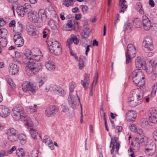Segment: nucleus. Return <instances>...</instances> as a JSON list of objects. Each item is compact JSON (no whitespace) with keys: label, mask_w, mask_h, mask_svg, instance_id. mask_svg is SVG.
Segmentation results:
<instances>
[{"label":"nucleus","mask_w":157,"mask_h":157,"mask_svg":"<svg viewBox=\"0 0 157 157\" xmlns=\"http://www.w3.org/2000/svg\"><path fill=\"white\" fill-rule=\"evenodd\" d=\"M41 52L38 48L33 49L32 52L26 53L23 59V62L28 64L26 72L29 75L36 74L40 69L41 64L39 61L42 58Z\"/></svg>","instance_id":"1"},{"label":"nucleus","mask_w":157,"mask_h":157,"mask_svg":"<svg viewBox=\"0 0 157 157\" xmlns=\"http://www.w3.org/2000/svg\"><path fill=\"white\" fill-rule=\"evenodd\" d=\"M24 109L21 105H18L15 106L12 109L13 118L16 120L24 121L29 127H33V124L31 119L28 116L24 115Z\"/></svg>","instance_id":"2"},{"label":"nucleus","mask_w":157,"mask_h":157,"mask_svg":"<svg viewBox=\"0 0 157 157\" xmlns=\"http://www.w3.org/2000/svg\"><path fill=\"white\" fill-rule=\"evenodd\" d=\"M143 96V92L141 89L134 90L132 92V96L129 98V101L134 102V104L133 103L134 106L137 105L142 103Z\"/></svg>","instance_id":"3"},{"label":"nucleus","mask_w":157,"mask_h":157,"mask_svg":"<svg viewBox=\"0 0 157 157\" xmlns=\"http://www.w3.org/2000/svg\"><path fill=\"white\" fill-rule=\"evenodd\" d=\"M132 75L133 82L135 84L140 87L144 86L145 83L144 76L141 72L133 71Z\"/></svg>","instance_id":"4"},{"label":"nucleus","mask_w":157,"mask_h":157,"mask_svg":"<svg viewBox=\"0 0 157 157\" xmlns=\"http://www.w3.org/2000/svg\"><path fill=\"white\" fill-rule=\"evenodd\" d=\"M136 49L135 46L133 44H130L128 45L127 50L125 52L126 63L131 62L132 59L136 56Z\"/></svg>","instance_id":"5"},{"label":"nucleus","mask_w":157,"mask_h":157,"mask_svg":"<svg viewBox=\"0 0 157 157\" xmlns=\"http://www.w3.org/2000/svg\"><path fill=\"white\" fill-rule=\"evenodd\" d=\"M136 132L137 136L135 140L136 143L134 146V149L137 151L140 148V144L144 141L145 134L144 131L141 129L138 128Z\"/></svg>","instance_id":"6"},{"label":"nucleus","mask_w":157,"mask_h":157,"mask_svg":"<svg viewBox=\"0 0 157 157\" xmlns=\"http://www.w3.org/2000/svg\"><path fill=\"white\" fill-rule=\"evenodd\" d=\"M48 44L50 45L49 49L52 53H53L57 56L59 55L61 53L62 48L58 41L53 40L50 41Z\"/></svg>","instance_id":"7"},{"label":"nucleus","mask_w":157,"mask_h":157,"mask_svg":"<svg viewBox=\"0 0 157 157\" xmlns=\"http://www.w3.org/2000/svg\"><path fill=\"white\" fill-rule=\"evenodd\" d=\"M71 94L72 95H71V92H69V102L71 107L75 109L78 106V102H80V98L77 95L76 91L71 92Z\"/></svg>","instance_id":"8"},{"label":"nucleus","mask_w":157,"mask_h":157,"mask_svg":"<svg viewBox=\"0 0 157 157\" xmlns=\"http://www.w3.org/2000/svg\"><path fill=\"white\" fill-rule=\"evenodd\" d=\"M29 18L30 21L36 24L38 27H41L43 25L42 22L41 20H39V16L36 12H32L29 15Z\"/></svg>","instance_id":"9"},{"label":"nucleus","mask_w":157,"mask_h":157,"mask_svg":"<svg viewBox=\"0 0 157 157\" xmlns=\"http://www.w3.org/2000/svg\"><path fill=\"white\" fill-rule=\"evenodd\" d=\"M58 107L54 105L50 106L46 109L45 114L46 116L50 117L54 115L58 111Z\"/></svg>","instance_id":"10"},{"label":"nucleus","mask_w":157,"mask_h":157,"mask_svg":"<svg viewBox=\"0 0 157 157\" xmlns=\"http://www.w3.org/2000/svg\"><path fill=\"white\" fill-rule=\"evenodd\" d=\"M22 88L24 92L29 91L33 93L36 92V87L33 86V84L28 82H24L22 84Z\"/></svg>","instance_id":"11"},{"label":"nucleus","mask_w":157,"mask_h":157,"mask_svg":"<svg viewBox=\"0 0 157 157\" xmlns=\"http://www.w3.org/2000/svg\"><path fill=\"white\" fill-rule=\"evenodd\" d=\"M148 114L149 120L153 123H157V109L155 108H151Z\"/></svg>","instance_id":"12"},{"label":"nucleus","mask_w":157,"mask_h":157,"mask_svg":"<svg viewBox=\"0 0 157 157\" xmlns=\"http://www.w3.org/2000/svg\"><path fill=\"white\" fill-rule=\"evenodd\" d=\"M50 89L55 93L61 96H63L66 94L64 89L59 86L53 85L50 86Z\"/></svg>","instance_id":"13"},{"label":"nucleus","mask_w":157,"mask_h":157,"mask_svg":"<svg viewBox=\"0 0 157 157\" xmlns=\"http://www.w3.org/2000/svg\"><path fill=\"white\" fill-rule=\"evenodd\" d=\"M144 47L147 50L151 51L153 49L152 44V41L151 37L149 36H146L143 42Z\"/></svg>","instance_id":"14"},{"label":"nucleus","mask_w":157,"mask_h":157,"mask_svg":"<svg viewBox=\"0 0 157 157\" xmlns=\"http://www.w3.org/2000/svg\"><path fill=\"white\" fill-rule=\"evenodd\" d=\"M35 28V26L32 24L29 23L27 25L26 29L28 33L30 35L35 36L36 38H39V35L37 33Z\"/></svg>","instance_id":"15"},{"label":"nucleus","mask_w":157,"mask_h":157,"mask_svg":"<svg viewBox=\"0 0 157 157\" xmlns=\"http://www.w3.org/2000/svg\"><path fill=\"white\" fill-rule=\"evenodd\" d=\"M142 20L144 29L146 31L149 30L151 28L152 25L149 18L147 16L144 15L142 17Z\"/></svg>","instance_id":"16"},{"label":"nucleus","mask_w":157,"mask_h":157,"mask_svg":"<svg viewBox=\"0 0 157 157\" xmlns=\"http://www.w3.org/2000/svg\"><path fill=\"white\" fill-rule=\"evenodd\" d=\"M14 42L17 47L22 46L24 44V41L22 37L19 33L16 34L14 35Z\"/></svg>","instance_id":"17"},{"label":"nucleus","mask_w":157,"mask_h":157,"mask_svg":"<svg viewBox=\"0 0 157 157\" xmlns=\"http://www.w3.org/2000/svg\"><path fill=\"white\" fill-rule=\"evenodd\" d=\"M11 113L10 110L7 107L2 105H0V116L4 117H6L9 116Z\"/></svg>","instance_id":"18"},{"label":"nucleus","mask_w":157,"mask_h":157,"mask_svg":"<svg viewBox=\"0 0 157 157\" xmlns=\"http://www.w3.org/2000/svg\"><path fill=\"white\" fill-rule=\"evenodd\" d=\"M135 62L136 67L138 69H140L145 66V62L140 57H136Z\"/></svg>","instance_id":"19"},{"label":"nucleus","mask_w":157,"mask_h":157,"mask_svg":"<svg viewBox=\"0 0 157 157\" xmlns=\"http://www.w3.org/2000/svg\"><path fill=\"white\" fill-rule=\"evenodd\" d=\"M19 67L17 64L13 63L10 64L9 67V72L10 75H14L17 73L19 71Z\"/></svg>","instance_id":"20"},{"label":"nucleus","mask_w":157,"mask_h":157,"mask_svg":"<svg viewBox=\"0 0 157 157\" xmlns=\"http://www.w3.org/2000/svg\"><path fill=\"white\" fill-rule=\"evenodd\" d=\"M136 116V112L133 110H129L126 114V119L129 122L134 121Z\"/></svg>","instance_id":"21"},{"label":"nucleus","mask_w":157,"mask_h":157,"mask_svg":"<svg viewBox=\"0 0 157 157\" xmlns=\"http://www.w3.org/2000/svg\"><path fill=\"white\" fill-rule=\"evenodd\" d=\"M43 142L48 145L52 150L54 149V146L50 137L48 136H45L43 140Z\"/></svg>","instance_id":"22"},{"label":"nucleus","mask_w":157,"mask_h":157,"mask_svg":"<svg viewBox=\"0 0 157 157\" xmlns=\"http://www.w3.org/2000/svg\"><path fill=\"white\" fill-rule=\"evenodd\" d=\"M45 66L47 70L50 71H54L56 69L55 63L51 60L47 61L45 63Z\"/></svg>","instance_id":"23"},{"label":"nucleus","mask_w":157,"mask_h":157,"mask_svg":"<svg viewBox=\"0 0 157 157\" xmlns=\"http://www.w3.org/2000/svg\"><path fill=\"white\" fill-rule=\"evenodd\" d=\"M90 82V77L88 74H86L83 80H81V83L84 87L86 89L88 87Z\"/></svg>","instance_id":"24"},{"label":"nucleus","mask_w":157,"mask_h":157,"mask_svg":"<svg viewBox=\"0 0 157 157\" xmlns=\"http://www.w3.org/2000/svg\"><path fill=\"white\" fill-rule=\"evenodd\" d=\"M145 148L156 149V145L152 140L147 139L145 144Z\"/></svg>","instance_id":"25"},{"label":"nucleus","mask_w":157,"mask_h":157,"mask_svg":"<svg viewBox=\"0 0 157 157\" xmlns=\"http://www.w3.org/2000/svg\"><path fill=\"white\" fill-rule=\"evenodd\" d=\"M78 42V40L76 36H74L67 40L66 44L70 48V46L72 44V43H74L75 44H77Z\"/></svg>","instance_id":"26"},{"label":"nucleus","mask_w":157,"mask_h":157,"mask_svg":"<svg viewBox=\"0 0 157 157\" xmlns=\"http://www.w3.org/2000/svg\"><path fill=\"white\" fill-rule=\"evenodd\" d=\"M16 12L18 15L23 17L25 14V12L23 6H18L16 9Z\"/></svg>","instance_id":"27"},{"label":"nucleus","mask_w":157,"mask_h":157,"mask_svg":"<svg viewBox=\"0 0 157 157\" xmlns=\"http://www.w3.org/2000/svg\"><path fill=\"white\" fill-rule=\"evenodd\" d=\"M126 2L125 0H123L122 1H120L119 5L121 6L120 10V13H123L124 11L126 10L127 8V6L125 3Z\"/></svg>","instance_id":"28"},{"label":"nucleus","mask_w":157,"mask_h":157,"mask_svg":"<svg viewBox=\"0 0 157 157\" xmlns=\"http://www.w3.org/2000/svg\"><path fill=\"white\" fill-rule=\"evenodd\" d=\"M79 68L82 69L85 67V61L86 60V58L84 56H81L79 58Z\"/></svg>","instance_id":"29"},{"label":"nucleus","mask_w":157,"mask_h":157,"mask_svg":"<svg viewBox=\"0 0 157 157\" xmlns=\"http://www.w3.org/2000/svg\"><path fill=\"white\" fill-rule=\"evenodd\" d=\"M0 34L1 37V38L7 39L8 36V32L5 29H0Z\"/></svg>","instance_id":"30"},{"label":"nucleus","mask_w":157,"mask_h":157,"mask_svg":"<svg viewBox=\"0 0 157 157\" xmlns=\"http://www.w3.org/2000/svg\"><path fill=\"white\" fill-rule=\"evenodd\" d=\"M23 29V25L20 22H18L15 26L14 28V31L17 32L18 33L22 32Z\"/></svg>","instance_id":"31"},{"label":"nucleus","mask_w":157,"mask_h":157,"mask_svg":"<svg viewBox=\"0 0 157 157\" xmlns=\"http://www.w3.org/2000/svg\"><path fill=\"white\" fill-rule=\"evenodd\" d=\"M136 9L140 13L144 14V12L141 3L140 2H138L136 4Z\"/></svg>","instance_id":"32"},{"label":"nucleus","mask_w":157,"mask_h":157,"mask_svg":"<svg viewBox=\"0 0 157 157\" xmlns=\"http://www.w3.org/2000/svg\"><path fill=\"white\" fill-rule=\"evenodd\" d=\"M73 25V24H72V21L71 20L69 21L68 22L63 26V30L66 31H71V29H70L72 28Z\"/></svg>","instance_id":"33"},{"label":"nucleus","mask_w":157,"mask_h":157,"mask_svg":"<svg viewBox=\"0 0 157 157\" xmlns=\"http://www.w3.org/2000/svg\"><path fill=\"white\" fill-rule=\"evenodd\" d=\"M98 73H96V76L94 77V81H93V83L92 84L91 88L90 90V96H92L93 95V84L94 83H95V84H96L98 81Z\"/></svg>","instance_id":"34"},{"label":"nucleus","mask_w":157,"mask_h":157,"mask_svg":"<svg viewBox=\"0 0 157 157\" xmlns=\"http://www.w3.org/2000/svg\"><path fill=\"white\" fill-rule=\"evenodd\" d=\"M18 138L22 144H24L26 141V138L25 135L23 134H20L18 136Z\"/></svg>","instance_id":"35"},{"label":"nucleus","mask_w":157,"mask_h":157,"mask_svg":"<svg viewBox=\"0 0 157 157\" xmlns=\"http://www.w3.org/2000/svg\"><path fill=\"white\" fill-rule=\"evenodd\" d=\"M30 132L33 139L35 140L37 139L38 133L36 130L32 128H31L30 129Z\"/></svg>","instance_id":"36"},{"label":"nucleus","mask_w":157,"mask_h":157,"mask_svg":"<svg viewBox=\"0 0 157 157\" xmlns=\"http://www.w3.org/2000/svg\"><path fill=\"white\" fill-rule=\"evenodd\" d=\"M23 6L24 9H25V11H26L29 14L33 12L32 11V8L30 5L28 3H25Z\"/></svg>","instance_id":"37"},{"label":"nucleus","mask_w":157,"mask_h":157,"mask_svg":"<svg viewBox=\"0 0 157 157\" xmlns=\"http://www.w3.org/2000/svg\"><path fill=\"white\" fill-rule=\"evenodd\" d=\"M156 149L145 148V152L148 155H152L155 153Z\"/></svg>","instance_id":"38"},{"label":"nucleus","mask_w":157,"mask_h":157,"mask_svg":"<svg viewBox=\"0 0 157 157\" xmlns=\"http://www.w3.org/2000/svg\"><path fill=\"white\" fill-rule=\"evenodd\" d=\"M63 4L66 7H68L73 4V0H63Z\"/></svg>","instance_id":"39"},{"label":"nucleus","mask_w":157,"mask_h":157,"mask_svg":"<svg viewBox=\"0 0 157 157\" xmlns=\"http://www.w3.org/2000/svg\"><path fill=\"white\" fill-rule=\"evenodd\" d=\"M141 125L144 128L147 127L150 125L148 121L146 119H143L141 120Z\"/></svg>","instance_id":"40"},{"label":"nucleus","mask_w":157,"mask_h":157,"mask_svg":"<svg viewBox=\"0 0 157 157\" xmlns=\"http://www.w3.org/2000/svg\"><path fill=\"white\" fill-rule=\"evenodd\" d=\"M16 154L19 157H22L25 154L24 149L22 148H20L17 150Z\"/></svg>","instance_id":"41"},{"label":"nucleus","mask_w":157,"mask_h":157,"mask_svg":"<svg viewBox=\"0 0 157 157\" xmlns=\"http://www.w3.org/2000/svg\"><path fill=\"white\" fill-rule=\"evenodd\" d=\"M48 24L52 29H56L57 28L56 23L53 20H50L48 21Z\"/></svg>","instance_id":"42"},{"label":"nucleus","mask_w":157,"mask_h":157,"mask_svg":"<svg viewBox=\"0 0 157 157\" xmlns=\"http://www.w3.org/2000/svg\"><path fill=\"white\" fill-rule=\"evenodd\" d=\"M6 78L10 86L13 89L15 88L16 86L15 84L14 83L13 81L10 78H9V76H6Z\"/></svg>","instance_id":"43"},{"label":"nucleus","mask_w":157,"mask_h":157,"mask_svg":"<svg viewBox=\"0 0 157 157\" xmlns=\"http://www.w3.org/2000/svg\"><path fill=\"white\" fill-rule=\"evenodd\" d=\"M8 139L9 141L11 142H14L17 139V136L15 135H8Z\"/></svg>","instance_id":"44"},{"label":"nucleus","mask_w":157,"mask_h":157,"mask_svg":"<svg viewBox=\"0 0 157 157\" xmlns=\"http://www.w3.org/2000/svg\"><path fill=\"white\" fill-rule=\"evenodd\" d=\"M132 25L130 23H126L124 26V30L129 32L132 30Z\"/></svg>","instance_id":"45"},{"label":"nucleus","mask_w":157,"mask_h":157,"mask_svg":"<svg viewBox=\"0 0 157 157\" xmlns=\"http://www.w3.org/2000/svg\"><path fill=\"white\" fill-rule=\"evenodd\" d=\"M76 87V85L75 82H72L70 83L69 86V92H71H71L75 91L74 90V89ZM71 95H72L71 94Z\"/></svg>","instance_id":"46"},{"label":"nucleus","mask_w":157,"mask_h":157,"mask_svg":"<svg viewBox=\"0 0 157 157\" xmlns=\"http://www.w3.org/2000/svg\"><path fill=\"white\" fill-rule=\"evenodd\" d=\"M145 70L148 74H151L153 71L152 67L150 65H145Z\"/></svg>","instance_id":"47"},{"label":"nucleus","mask_w":157,"mask_h":157,"mask_svg":"<svg viewBox=\"0 0 157 157\" xmlns=\"http://www.w3.org/2000/svg\"><path fill=\"white\" fill-rule=\"evenodd\" d=\"M7 44V39H0V45L2 47H6Z\"/></svg>","instance_id":"48"},{"label":"nucleus","mask_w":157,"mask_h":157,"mask_svg":"<svg viewBox=\"0 0 157 157\" xmlns=\"http://www.w3.org/2000/svg\"><path fill=\"white\" fill-rule=\"evenodd\" d=\"M39 15H40L42 18H46L45 11L44 9H40L38 12Z\"/></svg>","instance_id":"49"},{"label":"nucleus","mask_w":157,"mask_h":157,"mask_svg":"<svg viewBox=\"0 0 157 157\" xmlns=\"http://www.w3.org/2000/svg\"><path fill=\"white\" fill-rule=\"evenodd\" d=\"M17 131L14 128H12L9 129L8 135L17 136Z\"/></svg>","instance_id":"50"},{"label":"nucleus","mask_w":157,"mask_h":157,"mask_svg":"<svg viewBox=\"0 0 157 157\" xmlns=\"http://www.w3.org/2000/svg\"><path fill=\"white\" fill-rule=\"evenodd\" d=\"M38 151L35 149H33L31 152V157H37L38 156Z\"/></svg>","instance_id":"51"},{"label":"nucleus","mask_w":157,"mask_h":157,"mask_svg":"<svg viewBox=\"0 0 157 157\" xmlns=\"http://www.w3.org/2000/svg\"><path fill=\"white\" fill-rule=\"evenodd\" d=\"M157 90V83L155 84L153 86L151 92V95L153 97L155 95Z\"/></svg>","instance_id":"52"},{"label":"nucleus","mask_w":157,"mask_h":157,"mask_svg":"<svg viewBox=\"0 0 157 157\" xmlns=\"http://www.w3.org/2000/svg\"><path fill=\"white\" fill-rule=\"evenodd\" d=\"M37 105L36 104H34L33 106H31L29 107V109H30L31 112H36L37 111Z\"/></svg>","instance_id":"53"},{"label":"nucleus","mask_w":157,"mask_h":157,"mask_svg":"<svg viewBox=\"0 0 157 157\" xmlns=\"http://www.w3.org/2000/svg\"><path fill=\"white\" fill-rule=\"evenodd\" d=\"M133 25L136 28H139L140 25V22L138 20H135L133 22Z\"/></svg>","instance_id":"54"},{"label":"nucleus","mask_w":157,"mask_h":157,"mask_svg":"<svg viewBox=\"0 0 157 157\" xmlns=\"http://www.w3.org/2000/svg\"><path fill=\"white\" fill-rule=\"evenodd\" d=\"M118 138L116 137H114V138H111V144H116L117 142Z\"/></svg>","instance_id":"55"},{"label":"nucleus","mask_w":157,"mask_h":157,"mask_svg":"<svg viewBox=\"0 0 157 157\" xmlns=\"http://www.w3.org/2000/svg\"><path fill=\"white\" fill-rule=\"evenodd\" d=\"M130 130L133 132H136L137 131L136 130L137 127L135 124H131L130 126Z\"/></svg>","instance_id":"56"},{"label":"nucleus","mask_w":157,"mask_h":157,"mask_svg":"<svg viewBox=\"0 0 157 157\" xmlns=\"http://www.w3.org/2000/svg\"><path fill=\"white\" fill-rule=\"evenodd\" d=\"M120 146V144L119 143H116V144H113V146H114V149L116 148V151L118 154V150Z\"/></svg>","instance_id":"57"},{"label":"nucleus","mask_w":157,"mask_h":157,"mask_svg":"<svg viewBox=\"0 0 157 157\" xmlns=\"http://www.w3.org/2000/svg\"><path fill=\"white\" fill-rule=\"evenodd\" d=\"M88 7L86 5L83 6L82 7V10L84 13H86L88 11Z\"/></svg>","instance_id":"58"},{"label":"nucleus","mask_w":157,"mask_h":157,"mask_svg":"<svg viewBox=\"0 0 157 157\" xmlns=\"http://www.w3.org/2000/svg\"><path fill=\"white\" fill-rule=\"evenodd\" d=\"M151 74L152 79L153 80H155L157 77V74L156 72L155 71H153L152 73Z\"/></svg>","instance_id":"59"},{"label":"nucleus","mask_w":157,"mask_h":157,"mask_svg":"<svg viewBox=\"0 0 157 157\" xmlns=\"http://www.w3.org/2000/svg\"><path fill=\"white\" fill-rule=\"evenodd\" d=\"M152 136L154 140L157 141V130H155L153 132Z\"/></svg>","instance_id":"60"},{"label":"nucleus","mask_w":157,"mask_h":157,"mask_svg":"<svg viewBox=\"0 0 157 157\" xmlns=\"http://www.w3.org/2000/svg\"><path fill=\"white\" fill-rule=\"evenodd\" d=\"M61 108L62 111L64 113L67 112L69 110V109L65 105H62L61 107Z\"/></svg>","instance_id":"61"},{"label":"nucleus","mask_w":157,"mask_h":157,"mask_svg":"<svg viewBox=\"0 0 157 157\" xmlns=\"http://www.w3.org/2000/svg\"><path fill=\"white\" fill-rule=\"evenodd\" d=\"M46 80L45 77H43L42 79L40 80L39 82V87L41 86L44 83V81Z\"/></svg>","instance_id":"62"},{"label":"nucleus","mask_w":157,"mask_h":157,"mask_svg":"<svg viewBox=\"0 0 157 157\" xmlns=\"http://www.w3.org/2000/svg\"><path fill=\"white\" fill-rule=\"evenodd\" d=\"M8 155V152L5 151H2L0 152V157H2Z\"/></svg>","instance_id":"63"},{"label":"nucleus","mask_w":157,"mask_h":157,"mask_svg":"<svg viewBox=\"0 0 157 157\" xmlns=\"http://www.w3.org/2000/svg\"><path fill=\"white\" fill-rule=\"evenodd\" d=\"M81 35L82 36V38L86 39V38L89 36H88V34H87L84 31L82 32L81 33Z\"/></svg>","instance_id":"64"}]
</instances>
